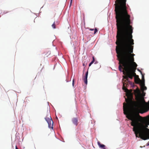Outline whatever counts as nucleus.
Instances as JSON below:
<instances>
[{"label":"nucleus","instance_id":"obj_25","mask_svg":"<svg viewBox=\"0 0 149 149\" xmlns=\"http://www.w3.org/2000/svg\"><path fill=\"white\" fill-rule=\"evenodd\" d=\"M83 66H85V65L84 63L83 64Z\"/></svg>","mask_w":149,"mask_h":149},{"label":"nucleus","instance_id":"obj_21","mask_svg":"<svg viewBox=\"0 0 149 149\" xmlns=\"http://www.w3.org/2000/svg\"><path fill=\"white\" fill-rule=\"evenodd\" d=\"M72 2V0H71L70 2V6L71 5V4Z\"/></svg>","mask_w":149,"mask_h":149},{"label":"nucleus","instance_id":"obj_5","mask_svg":"<svg viewBox=\"0 0 149 149\" xmlns=\"http://www.w3.org/2000/svg\"><path fill=\"white\" fill-rule=\"evenodd\" d=\"M123 69V67H122V65L120 64L119 66V70L120 71L123 72L124 74H126V76H123V78L126 79L127 81H129L128 78L131 79H132L133 77L136 76H137L136 75H134L129 72H126L125 71L122 70Z\"/></svg>","mask_w":149,"mask_h":149},{"label":"nucleus","instance_id":"obj_6","mask_svg":"<svg viewBox=\"0 0 149 149\" xmlns=\"http://www.w3.org/2000/svg\"><path fill=\"white\" fill-rule=\"evenodd\" d=\"M45 119L48 123L49 127L53 129V122L49 114L47 115L46 117L45 118Z\"/></svg>","mask_w":149,"mask_h":149},{"label":"nucleus","instance_id":"obj_4","mask_svg":"<svg viewBox=\"0 0 149 149\" xmlns=\"http://www.w3.org/2000/svg\"><path fill=\"white\" fill-rule=\"evenodd\" d=\"M123 68V70L125 71L126 72L130 73L134 75H136L135 73L136 67L137 66V64L135 62L132 63H130L128 62L126 63H120Z\"/></svg>","mask_w":149,"mask_h":149},{"label":"nucleus","instance_id":"obj_8","mask_svg":"<svg viewBox=\"0 0 149 149\" xmlns=\"http://www.w3.org/2000/svg\"><path fill=\"white\" fill-rule=\"evenodd\" d=\"M88 74V70L87 71L86 74L85 76L83 78V80L85 83L87 85V77Z\"/></svg>","mask_w":149,"mask_h":149},{"label":"nucleus","instance_id":"obj_1","mask_svg":"<svg viewBox=\"0 0 149 149\" xmlns=\"http://www.w3.org/2000/svg\"><path fill=\"white\" fill-rule=\"evenodd\" d=\"M123 89L127 93V98H125L127 104L123 103V110L127 118L132 121L131 125L133 126V131L136 137L143 140L149 139V104L146 103L143 97L137 98L133 101L132 95L126 88V83H123Z\"/></svg>","mask_w":149,"mask_h":149},{"label":"nucleus","instance_id":"obj_3","mask_svg":"<svg viewBox=\"0 0 149 149\" xmlns=\"http://www.w3.org/2000/svg\"><path fill=\"white\" fill-rule=\"evenodd\" d=\"M126 0H116L114 4L115 17L130 15L127 11L128 5H126Z\"/></svg>","mask_w":149,"mask_h":149},{"label":"nucleus","instance_id":"obj_11","mask_svg":"<svg viewBox=\"0 0 149 149\" xmlns=\"http://www.w3.org/2000/svg\"><path fill=\"white\" fill-rule=\"evenodd\" d=\"M95 67L96 69H98L100 68V64L98 63L96 61L95 63Z\"/></svg>","mask_w":149,"mask_h":149},{"label":"nucleus","instance_id":"obj_7","mask_svg":"<svg viewBox=\"0 0 149 149\" xmlns=\"http://www.w3.org/2000/svg\"><path fill=\"white\" fill-rule=\"evenodd\" d=\"M72 121L73 123L77 126L78 124V119L77 118H73L72 119Z\"/></svg>","mask_w":149,"mask_h":149},{"label":"nucleus","instance_id":"obj_19","mask_svg":"<svg viewBox=\"0 0 149 149\" xmlns=\"http://www.w3.org/2000/svg\"><path fill=\"white\" fill-rule=\"evenodd\" d=\"M141 74L142 75V80L145 81L144 76L142 74Z\"/></svg>","mask_w":149,"mask_h":149},{"label":"nucleus","instance_id":"obj_16","mask_svg":"<svg viewBox=\"0 0 149 149\" xmlns=\"http://www.w3.org/2000/svg\"><path fill=\"white\" fill-rule=\"evenodd\" d=\"M95 61V58L94 56L93 57V60L89 64V66H90L93 64Z\"/></svg>","mask_w":149,"mask_h":149},{"label":"nucleus","instance_id":"obj_13","mask_svg":"<svg viewBox=\"0 0 149 149\" xmlns=\"http://www.w3.org/2000/svg\"><path fill=\"white\" fill-rule=\"evenodd\" d=\"M141 88L142 92L144 91V90H146L147 89V88L145 85L141 87Z\"/></svg>","mask_w":149,"mask_h":149},{"label":"nucleus","instance_id":"obj_10","mask_svg":"<svg viewBox=\"0 0 149 149\" xmlns=\"http://www.w3.org/2000/svg\"><path fill=\"white\" fill-rule=\"evenodd\" d=\"M136 76L137 77V78H136V77L135 78L134 80L135 82L136 83V84H139V81H140V79L139 78V76L138 75H137Z\"/></svg>","mask_w":149,"mask_h":149},{"label":"nucleus","instance_id":"obj_2","mask_svg":"<svg viewBox=\"0 0 149 149\" xmlns=\"http://www.w3.org/2000/svg\"><path fill=\"white\" fill-rule=\"evenodd\" d=\"M130 15L115 17L117 30L116 42V51L119 64L134 62V45L132 34L133 28L130 25Z\"/></svg>","mask_w":149,"mask_h":149},{"label":"nucleus","instance_id":"obj_20","mask_svg":"<svg viewBox=\"0 0 149 149\" xmlns=\"http://www.w3.org/2000/svg\"><path fill=\"white\" fill-rule=\"evenodd\" d=\"M143 92V96H145V93L144 92V91L142 92Z\"/></svg>","mask_w":149,"mask_h":149},{"label":"nucleus","instance_id":"obj_23","mask_svg":"<svg viewBox=\"0 0 149 149\" xmlns=\"http://www.w3.org/2000/svg\"><path fill=\"white\" fill-rule=\"evenodd\" d=\"M138 70L139 71L141 72V74H142V72H141V71L140 70H139V69H138Z\"/></svg>","mask_w":149,"mask_h":149},{"label":"nucleus","instance_id":"obj_15","mask_svg":"<svg viewBox=\"0 0 149 149\" xmlns=\"http://www.w3.org/2000/svg\"><path fill=\"white\" fill-rule=\"evenodd\" d=\"M95 61V58L94 56L93 57V60L89 64V66H90L93 64Z\"/></svg>","mask_w":149,"mask_h":149},{"label":"nucleus","instance_id":"obj_18","mask_svg":"<svg viewBox=\"0 0 149 149\" xmlns=\"http://www.w3.org/2000/svg\"><path fill=\"white\" fill-rule=\"evenodd\" d=\"M52 26L54 29H55L56 27H55V22L52 25Z\"/></svg>","mask_w":149,"mask_h":149},{"label":"nucleus","instance_id":"obj_9","mask_svg":"<svg viewBox=\"0 0 149 149\" xmlns=\"http://www.w3.org/2000/svg\"><path fill=\"white\" fill-rule=\"evenodd\" d=\"M97 144L101 148H103V149H106L105 146L103 144H101V143L100 142H99V141L97 142Z\"/></svg>","mask_w":149,"mask_h":149},{"label":"nucleus","instance_id":"obj_17","mask_svg":"<svg viewBox=\"0 0 149 149\" xmlns=\"http://www.w3.org/2000/svg\"><path fill=\"white\" fill-rule=\"evenodd\" d=\"M95 61V58L94 56L93 57V60L89 64V66H90L93 64Z\"/></svg>","mask_w":149,"mask_h":149},{"label":"nucleus","instance_id":"obj_14","mask_svg":"<svg viewBox=\"0 0 149 149\" xmlns=\"http://www.w3.org/2000/svg\"><path fill=\"white\" fill-rule=\"evenodd\" d=\"M89 30L90 31H93L94 30V33H93V34H95L97 32V30L96 28H95V29L94 30V29H89Z\"/></svg>","mask_w":149,"mask_h":149},{"label":"nucleus","instance_id":"obj_24","mask_svg":"<svg viewBox=\"0 0 149 149\" xmlns=\"http://www.w3.org/2000/svg\"><path fill=\"white\" fill-rule=\"evenodd\" d=\"M15 149H18L17 146H15Z\"/></svg>","mask_w":149,"mask_h":149},{"label":"nucleus","instance_id":"obj_22","mask_svg":"<svg viewBox=\"0 0 149 149\" xmlns=\"http://www.w3.org/2000/svg\"><path fill=\"white\" fill-rule=\"evenodd\" d=\"M74 80L73 79V81H72V85H73V86H74Z\"/></svg>","mask_w":149,"mask_h":149},{"label":"nucleus","instance_id":"obj_12","mask_svg":"<svg viewBox=\"0 0 149 149\" xmlns=\"http://www.w3.org/2000/svg\"><path fill=\"white\" fill-rule=\"evenodd\" d=\"M139 84H140L141 87L145 85V81L144 80H141L139 81Z\"/></svg>","mask_w":149,"mask_h":149}]
</instances>
